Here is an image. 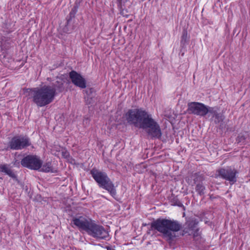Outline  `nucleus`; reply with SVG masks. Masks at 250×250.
<instances>
[{
  "instance_id": "20",
  "label": "nucleus",
  "mask_w": 250,
  "mask_h": 250,
  "mask_svg": "<svg viewBox=\"0 0 250 250\" xmlns=\"http://www.w3.org/2000/svg\"><path fill=\"white\" fill-rule=\"evenodd\" d=\"M78 6L77 5H75L72 8L71 11L69 14V18L67 19V24L69 22V21L75 17L76 14L78 11Z\"/></svg>"
},
{
  "instance_id": "24",
  "label": "nucleus",
  "mask_w": 250,
  "mask_h": 250,
  "mask_svg": "<svg viewBox=\"0 0 250 250\" xmlns=\"http://www.w3.org/2000/svg\"><path fill=\"white\" fill-rule=\"evenodd\" d=\"M62 155L64 158H67L69 156V154L67 151H64L62 152Z\"/></svg>"
},
{
  "instance_id": "23",
  "label": "nucleus",
  "mask_w": 250,
  "mask_h": 250,
  "mask_svg": "<svg viewBox=\"0 0 250 250\" xmlns=\"http://www.w3.org/2000/svg\"><path fill=\"white\" fill-rule=\"evenodd\" d=\"M187 32L186 31H184L183 32L182 36L181 38V43L182 44H184L187 42Z\"/></svg>"
},
{
  "instance_id": "5",
  "label": "nucleus",
  "mask_w": 250,
  "mask_h": 250,
  "mask_svg": "<svg viewBox=\"0 0 250 250\" xmlns=\"http://www.w3.org/2000/svg\"><path fill=\"white\" fill-rule=\"evenodd\" d=\"M87 233L98 239L106 240L109 236L108 231L103 226L95 223L94 221L92 223Z\"/></svg>"
},
{
  "instance_id": "8",
  "label": "nucleus",
  "mask_w": 250,
  "mask_h": 250,
  "mask_svg": "<svg viewBox=\"0 0 250 250\" xmlns=\"http://www.w3.org/2000/svg\"><path fill=\"white\" fill-rule=\"evenodd\" d=\"M207 105L200 102H190L188 104L187 111L189 114H193L194 115L200 117H205Z\"/></svg>"
},
{
  "instance_id": "16",
  "label": "nucleus",
  "mask_w": 250,
  "mask_h": 250,
  "mask_svg": "<svg viewBox=\"0 0 250 250\" xmlns=\"http://www.w3.org/2000/svg\"><path fill=\"white\" fill-rule=\"evenodd\" d=\"M207 112H206V116L208 114L209 117L211 115L212 116L211 120L218 113L217 112V108L216 107H210L207 105Z\"/></svg>"
},
{
  "instance_id": "25",
  "label": "nucleus",
  "mask_w": 250,
  "mask_h": 250,
  "mask_svg": "<svg viewBox=\"0 0 250 250\" xmlns=\"http://www.w3.org/2000/svg\"><path fill=\"white\" fill-rule=\"evenodd\" d=\"M106 248L107 250H115L114 248L110 246H106Z\"/></svg>"
},
{
  "instance_id": "19",
  "label": "nucleus",
  "mask_w": 250,
  "mask_h": 250,
  "mask_svg": "<svg viewBox=\"0 0 250 250\" xmlns=\"http://www.w3.org/2000/svg\"><path fill=\"white\" fill-rule=\"evenodd\" d=\"M249 134L247 132L240 133L237 136L236 141L238 143L244 144L246 142Z\"/></svg>"
},
{
  "instance_id": "2",
  "label": "nucleus",
  "mask_w": 250,
  "mask_h": 250,
  "mask_svg": "<svg viewBox=\"0 0 250 250\" xmlns=\"http://www.w3.org/2000/svg\"><path fill=\"white\" fill-rule=\"evenodd\" d=\"M151 228L161 233L164 238L171 242L176 237L175 232L182 229V224L176 220L158 218L151 222Z\"/></svg>"
},
{
  "instance_id": "12",
  "label": "nucleus",
  "mask_w": 250,
  "mask_h": 250,
  "mask_svg": "<svg viewBox=\"0 0 250 250\" xmlns=\"http://www.w3.org/2000/svg\"><path fill=\"white\" fill-rule=\"evenodd\" d=\"M69 77L73 84L82 89L86 87L85 79L80 74L74 70L69 73Z\"/></svg>"
},
{
  "instance_id": "11",
  "label": "nucleus",
  "mask_w": 250,
  "mask_h": 250,
  "mask_svg": "<svg viewBox=\"0 0 250 250\" xmlns=\"http://www.w3.org/2000/svg\"><path fill=\"white\" fill-rule=\"evenodd\" d=\"M93 222L92 219L83 216L73 217L72 220L74 225L80 229L85 231L87 233Z\"/></svg>"
},
{
  "instance_id": "15",
  "label": "nucleus",
  "mask_w": 250,
  "mask_h": 250,
  "mask_svg": "<svg viewBox=\"0 0 250 250\" xmlns=\"http://www.w3.org/2000/svg\"><path fill=\"white\" fill-rule=\"evenodd\" d=\"M191 179L194 181L195 184L197 183H202V182L205 180L204 176L200 174L199 173H195L191 175Z\"/></svg>"
},
{
  "instance_id": "7",
  "label": "nucleus",
  "mask_w": 250,
  "mask_h": 250,
  "mask_svg": "<svg viewBox=\"0 0 250 250\" xmlns=\"http://www.w3.org/2000/svg\"><path fill=\"white\" fill-rule=\"evenodd\" d=\"M218 176L229 181L231 185L234 184L237 181L236 175L238 171L234 168L228 167L225 168H221L217 171Z\"/></svg>"
},
{
  "instance_id": "13",
  "label": "nucleus",
  "mask_w": 250,
  "mask_h": 250,
  "mask_svg": "<svg viewBox=\"0 0 250 250\" xmlns=\"http://www.w3.org/2000/svg\"><path fill=\"white\" fill-rule=\"evenodd\" d=\"M64 81L63 79L58 78L57 80L55 82L52 83L51 85H50V87L54 90L55 96L57 92H62L64 90Z\"/></svg>"
},
{
  "instance_id": "3",
  "label": "nucleus",
  "mask_w": 250,
  "mask_h": 250,
  "mask_svg": "<svg viewBox=\"0 0 250 250\" xmlns=\"http://www.w3.org/2000/svg\"><path fill=\"white\" fill-rule=\"evenodd\" d=\"M29 95L32 101L38 107H43L51 104L55 98L54 90L50 85L29 89Z\"/></svg>"
},
{
  "instance_id": "17",
  "label": "nucleus",
  "mask_w": 250,
  "mask_h": 250,
  "mask_svg": "<svg viewBox=\"0 0 250 250\" xmlns=\"http://www.w3.org/2000/svg\"><path fill=\"white\" fill-rule=\"evenodd\" d=\"M195 190L199 195L202 196L205 193L206 188L202 183H197L195 186Z\"/></svg>"
},
{
  "instance_id": "22",
  "label": "nucleus",
  "mask_w": 250,
  "mask_h": 250,
  "mask_svg": "<svg viewBox=\"0 0 250 250\" xmlns=\"http://www.w3.org/2000/svg\"><path fill=\"white\" fill-rule=\"evenodd\" d=\"M172 205L182 207L183 206L182 203L176 198H174L171 200Z\"/></svg>"
},
{
  "instance_id": "14",
  "label": "nucleus",
  "mask_w": 250,
  "mask_h": 250,
  "mask_svg": "<svg viewBox=\"0 0 250 250\" xmlns=\"http://www.w3.org/2000/svg\"><path fill=\"white\" fill-rule=\"evenodd\" d=\"M0 172L5 173L10 177L14 179L16 178V175L11 169L9 165L7 164H1L0 165Z\"/></svg>"
},
{
  "instance_id": "10",
  "label": "nucleus",
  "mask_w": 250,
  "mask_h": 250,
  "mask_svg": "<svg viewBox=\"0 0 250 250\" xmlns=\"http://www.w3.org/2000/svg\"><path fill=\"white\" fill-rule=\"evenodd\" d=\"M198 224V221L196 219L191 218L188 220L186 223V227L183 229V235H193L194 238L199 236Z\"/></svg>"
},
{
  "instance_id": "1",
  "label": "nucleus",
  "mask_w": 250,
  "mask_h": 250,
  "mask_svg": "<svg viewBox=\"0 0 250 250\" xmlns=\"http://www.w3.org/2000/svg\"><path fill=\"white\" fill-rule=\"evenodd\" d=\"M124 118L129 125L145 130L151 138L161 137L162 133L159 125L143 108L129 109L125 113Z\"/></svg>"
},
{
  "instance_id": "6",
  "label": "nucleus",
  "mask_w": 250,
  "mask_h": 250,
  "mask_svg": "<svg viewBox=\"0 0 250 250\" xmlns=\"http://www.w3.org/2000/svg\"><path fill=\"white\" fill-rule=\"evenodd\" d=\"M21 165L29 169L37 170L41 167L42 161L36 155H29L21 160Z\"/></svg>"
},
{
  "instance_id": "9",
  "label": "nucleus",
  "mask_w": 250,
  "mask_h": 250,
  "mask_svg": "<svg viewBox=\"0 0 250 250\" xmlns=\"http://www.w3.org/2000/svg\"><path fill=\"white\" fill-rule=\"evenodd\" d=\"M30 145L29 138L22 136L14 137L9 142V147L13 150H21Z\"/></svg>"
},
{
  "instance_id": "21",
  "label": "nucleus",
  "mask_w": 250,
  "mask_h": 250,
  "mask_svg": "<svg viewBox=\"0 0 250 250\" xmlns=\"http://www.w3.org/2000/svg\"><path fill=\"white\" fill-rule=\"evenodd\" d=\"M224 119V116L223 114L221 113H218L214 118L212 119V121H213L214 122L217 124H219L221 122H222Z\"/></svg>"
},
{
  "instance_id": "18",
  "label": "nucleus",
  "mask_w": 250,
  "mask_h": 250,
  "mask_svg": "<svg viewBox=\"0 0 250 250\" xmlns=\"http://www.w3.org/2000/svg\"><path fill=\"white\" fill-rule=\"evenodd\" d=\"M40 168H41V170L43 172H54L51 163H50V162L46 163L45 164H44L43 165L42 164V167Z\"/></svg>"
},
{
  "instance_id": "4",
  "label": "nucleus",
  "mask_w": 250,
  "mask_h": 250,
  "mask_svg": "<svg viewBox=\"0 0 250 250\" xmlns=\"http://www.w3.org/2000/svg\"><path fill=\"white\" fill-rule=\"evenodd\" d=\"M90 173L99 187L107 190L111 196L115 198L117 194L116 188L107 173L95 168H92Z\"/></svg>"
}]
</instances>
